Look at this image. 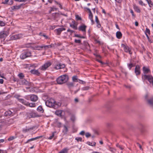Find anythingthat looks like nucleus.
<instances>
[{
	"mask_svg": "<svg viewBox=\"0 0 153 153\" xmlns=\"http://www.w3.org/2000/svg\"><path fill=\"white\" fill-rule=\"evenodd\" d=\"M68 79V77L66 75L61 76L59 77L56 79V81L58 84H62L66 82Z\"/></svg>",
	"mask_w": 153,
	"mask_h": 153,
	"instance_id": "f257e3e1",
	"label": "nucleus"
},
{
	"mask_svg": "<svg viewBox=\"0 0 153 153\" xmlns=\"http://www.w3.org/2000/svg\"><path fill=\"white\" fill-rule=\"evenodd\" d=\"M142 79L144 81L147 80L150 83H152L153 85V77L151 75H144L142 76Z\"/></svg>",
	"mask_w": 153,
	"mask_h": 153,
	"instance_id": "f03ea898",
	"label": "nucleus"
},
{
	"mask_svg": "<svg viewBox=\"0 0 153 153\" xmlns=\"http://www.w3.org/2000/svg\"><path fill=\"white\" fill-rule=\"evenodd\" d=\"M55 102V101L53 99L51 98L46 102L45 104L47 106L49 107H52L54 105Z\"/></svg>",
	"mask_w": 153,
	"mask_h": 153,
	"instance_id": "7ed1b4c3",
	"label": "nucleus"
},
{
	"mask_svg": "<svg viewBox=\"0 0 153 153\" xmlns=\"http://www.w3.org/2000/svg\"><path fill=\"white\" fill-rule=\"evenodd\" d=\"M31 56V53L29 52H25L21 54L20 56V58L22 59H24L27 57Z\"/></svg>",
	"mask_w": 153,
	"mask_h": 153,
	"instance_id": "20e7f679",
	"label": "nucleus"
},
{
	"mask_svg": "<svg viewBox=\"0 0 153 153\" xmlns=\"http://www.w3.org/2000/svg\"><path fill=\"white\" fill-rule=\"evenodd\" d=\"M121 46L124 48V50L125 52L128 53L130 54H132V53L131 51V49L128 46L124 44H122Z\"/></svg>",
	"mask_w": 153,
	"mask_h": 153,
	"instance_id": "39448f33",
	"label": "nucleus"
},
{
	"mask_svg": "<svg viewBox=\"0 0 153 153\" xmlns=\"http://www.w3.org/2000/svg\"><path fill=\"white\" fill-rule=\"evenodd\" d=\"M51 65V63L50 62H48L42 66L41 69L43 71L45 70Z\"/></svg>",
	"mask_w": 153,
	"mask_h": 153,
	"instance_id": "423d86ee",
	"label": "nucleus"
},
{
	"mask_svg": "<svg viewBox=\"0 0 153 153\" xmlns=\"http://www.w3.org/2000/svg\"><path fill=\"white\" fill-rule=\"evenodd\" d=\"M22 36L23 35L22 34H19L12 36L10 38L11 40H15L22 38Z\"/></svg>",
	"mask_w": 153,
	"mask_h": 153,
	"instance_id": "0eeeda50",
	"label": "nucleus"
},
{
	"mask_svg": "<svg viewBox=\"0 0 153 153\" xmlns=\"http://www.w3.org/2000/svg\"><path fill=\"white\" fill-rule=\"evenodd\" d=\"M8 33L6 31H2L0 32V38L2 39L6 37L8 35Z\"/></svg>",
	"mask_w": 153,
	"mask_h": 153,
	"instance_id": "6e6552de",
	"label": "nucleus"
},
{
	"mask_svg": "<svg viewBox=\"0 0 153 153\" xmlns=\"http://www.w3.org/2000/svg\"><path fill=\"white\" fill-rule=\"evenodd\" d=\"M27 117L29 118H34L37 117V115L36 113L32 112L27 113Z\"/></svg>",
	"mask_w": 153,
	"mask_h": 153,
	"instance_id": "1a4fd4ad",
	"label": "nucleus"
},
{
	"mask_svg": "<svg viewBox=\"0 0 153 153\" xmlns=\"http://www.w3.org/2000/svg\"><path fill=\"white\" fill-rule=\"evenodd\" d=\"M135 73L136 75H140V67L139 65H137L135 69Z\"/></svg>",
	"mask_w": 153,
	"mask_h": 153,
	"instance_id": "9d476101",
	"label": "nucleus"
},
{
	"mask_svg": "<svg viewBox=\"0 0 153 153\" xmlns=\"http://www.w3.org/2000/svg\"><path fill=\"white\" fill-rule=\"evenodd\" d=\"M30 99L31 101L36 102L38 99V97L35 95H31L30 96Z\"/></svg>",
	"mask_w": 153,
	"mask_h": 153,
	"instance_id": "9b49d317",
	"label": "nucleus"
},
{
	"mask_svg": "<svg viewBox=\"0 0 153 153\" xmlns=\"http://www.w3.org/2000/svg\"><path fill=\"white\" fill-rule=\"evenodd\" d=\"M86 27L87 26L86 25H82L80 26L79 27L78 29L79 30L85 32L86 31Z\"/></svg>",
	"mask_w": 153,
	"mask_h": 153,
	"instance_id": "f8f14e48",
	"label": "nucleus"
},
{
	"mask_svg": "<svg viewBox=\"0 0 153 153\" xmlns=\"http://www.w3.org/2000/svg\"><path fill=\"white\" fill-rule=\"evenodd\" d=\"M65 67V65L64 64H62L60 63L59 64L57 65L55 67V68L56 69H59L61 68H62Z\"/></svg>",
	"mask_w": 153,
	"mask_h": 153,
	"instance_id": "ddd939ff",
	"label": "nucleus"
},
{
	"mask_svg": "<svg viewBox=\"0 0 153 153\" xmlns=\"http://www.w3.org/2000/svg\"><path fill=\"white\" fill-rule=\"evenodd\" d=\"M30 72L32 74H35L37 76H39L40 74L38 70H31L30 71Z\"/></svg>",
	"mask_w": 153,
	"mask_h": 153,
	"instance_id": "4468645a",
	"label": "nucleus"
},
{
	"mask_svg": "<svg viewBox=\"0 0 153 153\" xmlns=\"http://www.w3.org/2000/svg\"><path fill=\"white\" fill-rule=\"evenodd\" d=\"M21 79L22 80L19 81V83L20 84L26 85L28 84V82L25 79Z\"/></svg>",
	"mask_w": 153,
	"mask_h": 153,
	"instance_id": "2eb2a0df",
	"label": "nucleus"
},
{
	"mask_svg": "<svg viewBox=\"0 0 153 153\" xmlns=\"http://www.w3.org/2000/svg\"><path fill=\"white\" fill-rule=\"evenodd\" d=\"M25 105L31 107H34L36 106V103L33 102L29 103L28 102H27L26 104H25Z\"/></svg>",
	"mask_w": 153,
	"mask_h": 153,
	"instance_id": "dca6fc26",
	"label": "nucleus"
},
{
	"mask_svg": "<svg viewBox=\"0 0 153 153\" xmlns=\"http://www.w3.org/2000/svg\"><path fill=\"white\" fill-rule=\"evenodd\" d=\"M72 23H73V24L70 25V26L74 29L75 30L77 29V24L75 23L74 21H72Z\"/></svg>",
	"mask_w": 153,
	"mask_h": 153,
	"instance_id": "f3484780",
	"label": "nucleus"
},
{
	"mask_svg": "<svg viewBox=\"0 0 153 153\" xmlns=\"http://www.w3.org/2000/svg\"><path fill=\"white\" fill-rule=\"evenodd\" d=\"M12 114V112L11 111L8 110L5 112L4 115L5 116H11Z\"/></svg>",
	"mask_w": 153,
	"mask_h": 153,
	"instance_id": "a211bd4d",
	"label": "nucleus"
},
{
	"mask_svg": "<svg viewBox=\"0 0 153 153\" xmlns=\"http://www.w3.org/2000/svg\"><path fill=\"white\" fill-rule=\"evenodd\" d=\"M65 30V29L63 27L59 28L56 29L57 34L59 35L62 31Z\"/></svg>",
	"mask_w": 153,
	"mask_h": 153,
	"instance_id": "6ab92c4d",
	"label": "nucleus"
},
{
	"mask_svg": "<svg viewBox=\"0 0 153 153\" xmlns=\"http://www.w3.org/2000/svg\"><path fill=\"white\" fill-rule=\"evenodd\" d=\"M42 48V46L36 45L33 47V49L34 50H41Z\"/></svg>",
	"mask_w": 153,
	"mask_h": 153,
	"instance_id": "aec40b11",
	"label": "nucleus"
},
{
	"mask_svg": "<svg viewBox=\"0 0 153 153\" xmlns=\"http://www.w3.org/2000/svg\"><path fill=\"white\" fill-rule=\"evenodd\" d=\"M143 71L144 73L145 74H148L150 71V70L149 69L147 68H146V67H143Z\"/></svg>",
	"mask_w": 153,
	"mask_h": 153,
	"instance_id": "412c9836",
	"label": "nucleus"
},
{
	"mask_svg": "<svg viewBox=\"0 0 153 153\" xmlns=\"http://www.w3.org/2000/svg\"><path fill=\"white\" fill-rule=\"evenodd\" d=\"M117 37L118 39H120L122 37V34L120 31H117L116 33Z\"/></svg>",
	"mask_w": 153,
	"mask_h": 153,
	"instance_id": "4be33fe9",
	"label": "nucleus"
},
{
	"mask_svg": "<svg viewBox=\"0 0 153 153\" xmlns=\"http://www.w3.org/2000/svg\"><path fill=\"white\" fill-rule=\"evenodd\" d=\"M63 127L64 129L63 130L62 132L64 134H67L68 131V128L65 125H64Z\"/></svg>",
	"mask_w": 153,
	"mask_h": 153,
	"instance_id": "5701e85b",
	"label": "nucleus"
},
{
	"mask_svg": "<svg viewBox=\"0 0 153 153\" xmlns=\"http://www.w3.org/2000/svg\"><path fill=\"white\" fill-rule=\"evenodd\" d=\"M22 4H21L18 6H14L11 7V8L12 10H18L21 7Z\"/></svg>",
	"mask_w": 153,
	"mask_h": 153,
	"instance_id": "b1692460",
	"label": "nucleus"
},
{
	"mask_svg": "<svg viewBox=\"0 0 153 153\" xmlns=\"http://www.w3.org/2000/svg\"><path fill=\"white\" fill-rule=\"evenodd\" d=\"M68 149H69L67 148H65L61 150L58 153H68Z\"/></svg>",
	"mask_w": 153,
	"mask_h": 153,
	"instance_id": "393cba45",
	"label": "nucleus"
},
{
	"mask_svg": "<svg viewBox=\"0 0 153 153\" xmlns=\"http://www.w3.org/2000/svg\"><path fill=\"white\" fill-rule=\"evenodd\" d=\"M42 137V136H40L37 137H36L35 138H32L28 140L26 142V143H28L29 141H33V140H36V139H39V138H40L41 137Z\"/></svg>",
	"mask_w": 153,
	"mask_h": 153,
	"instance_id": "a878e982",
	"label": "nucleus"
},
{
	"mask_svg": "<svg viewBox=\"0 0 153 153\" xmlns=\"http://www.w3.org/2000/svg\"><path fill=\"white\" fill-rule=\"evenodd\" d=\"M95 21L97 23V27L98 28H100L101 27V25L100 23L98 17L97 16H95Z\"/></svg>",
	"mask_w": 153,
	"mask_h": 153,
	"instance_id": "bb28decb",
	"label": "nucleus"
},
{
	"mask_svg": "<svg viewBox=\"0 0 153 153\" xmlns=\"http://www.w3.org/2000/svg\"><path fill=\"white\" fill-rule=\"evenodd\" d=\"M18 100L20 102H21L22 103L24 104L25 105V104L27 102L23 99L18 98Z\"/></svg>",
	"mask_w": 153,
	"mask_h": 153,
	"instance_id": "cd10ccee",
	"label": "nucleus"
},
{
	"mask_svg": "<svg viewBox=\"0 0 153 153\" xmlns=\"http://www.w3.org/2000/svg\"><path fill=\"white\" fill-rule=\"evenodd\" d=\"M62 113V111L60 110H56L55 112L56 114L59 116H61Z\"/></svg>",
	"mask_w": 153,
	"mask_h": 153,
	"instance_id": "c85d7f7f",
	"label": "nucleus"
},
{
	"mask_svg": "<svg viewBox=\"0 0 153 153\" xmlns=\"http://www.w3.org/2000/svg\"><path fill=\"white\" fill-rule=\"evenodd\" d=\"M37 110L42 113H43L44 112V110L43 109L41 106H39L37 108Z\"/></svg>",
	"mask_w": 153,
	"mask_h": 153,
	"instance_id": "c756f323",
	"label": "nucleus"
},
{
	"mask_svg": "<svg viewBox=\"0 0 153 153\" xmlns=\"http://www.w3.org/2000/svg\"><path fill=\"white\" fill-rule=\"evenodd\" d=\"M134 9L137 12L139 13L140 12V9L137 6H134Z\"/></svg>",
	"mask_w": 153,
	"mask_h": 153,
	"instance_id": "7c9ffc66",
	"label": "nucleus"
},
{
	"mask_svg": "<svg viewBox=\"0 0 153 153\" xmlns=\"http://www.w3.org/2000/svg\"><path fill=\"white\" fill-rule=\"evenodd\" d=\"M146 1H147L150 7H151L153 6V3L151 0H146Z\"/></svg>",
	"mask_w": 153,
	"mask_h": 153,
	"instance_id": "2f4dec72",
	"label": "nucleus"
},
{
	"mask_svg": "<svg viewBox=\"0 0 153 153\" xmlns=\"http://www.w3.org/2000/svg\"><path fill=\"white\" fill-rule=\"evenodd\" d=\"M87 143L89 145L92 146H94L96 144V143L95 142H88Z\"/></svg>",
	"mask_w": 153,
	"mask_h": 153,
	"instance_id": "473e14b6",
	"label": "nucleus"
},
{
	"mask_svg": "<svg viewBox=\"0 0 153 153\" xmlns=\"http://www.w3.org/2000/svg\"><path fill=\"white\" fill-rule=\"evenodd\" d=\"M148 102L150 105L152 106H153V100L152 99L148 100Z\"/></svg>",
	"mask_w": 153,
	"mask_h": 153,
	"instance_id": "72a5a7b5",
	"label": "nucleus"
},
{
	"mask_svg": "<svg viewBox=\"0 0 153 153\" xmlns=\"http://www.w3.org/2000/svg\"><path fill=\"white\" fill-rule=\"evenodd\" d=\"M18 76L20 79H22L24 77V75L22 73H20L19 74Z\"/></svg>",
	"mask_w": 153,
	"mask_h": 153,
	"instance_id": "f704fd0d",
	"label": "nucleus"
},
{
	"mask_svg": "<svg viewBox=\"0 0 153 153\" xmlns=\"http://www.w3.org/2000/svg\"><path fill=\"white\" fill-rule=\"evenodd\" d=\"M33 129V128H24L23 129L22 131L24 132H26L29 131L30 130H32Z\"/></svg>",
	"mask_w": 153,
	"mask_h": 153,
	"instance_id": "c9c22d12",
	"label": "nucleus"
},
{
	"mask_svg": "<svg viewBox=\"0 0 153 153\" xmlns=\"http://www.w3.org/2000/svg\"><path fill=\"white\" fill-rule=\"evenodd\" d=\"M72 79L73 81L74 82H77L78 81L77 76H73Z\"/></svg>",
	"mask_w": 153,
	"mask_h": 153,
	"instance_id": "e433bc0d",
	"label": "nucleus"
},
{
	"mask_svg": "<svg viewBox=\"0 0 153 153\" xmlns=\"http://www.w3.org/2000/svg\"><path fill=\"white\" fill-rule=\"evenodd\" d=\"M51 10L49 11V13H50L52 11H53L54 10H56L57 9V8L54 7L53 6V7H51Z\"/></svg>",
	"mask_w": 153,
	"mask_h": 153,
	"instance_id": "4c0bfd02",
	"label": "nucleus"
},
{
	"mask_svg": "<svg viewBox=\"0 0 153 153\" xmlns=\"http://www.w3.org/2000/svg\"><path fill=\"white\" fill-rule=\"evenodd\" d=\"M106 125L108 127H111L113 125L112 123L109 122L107 123L106 124Z\"/></svg>",
	"mask_w": 153,
	"mask_h": 153,
	"instance_id": "58836bf2",
	"label": "nucleus"
},
{
	"mask_svg": "<svg viewBox=\"0 0 153 153\" xmlns=\"http://www.w3.org/2000/svg\"><path fill=\"white\" fill-rule=\"evenodd\" d=\"M5 25V23L3 21L0 20V26H4Z\"/></svg>",
	"mask_w": 153,
	"mask_h": 153,
	"instance_id": "ea45409f",
	"label": "nucleus"
},
{
	"mask_svg": "<svg viewBox=\"0 0 153 153\" xmlns=\"http://www.w3.org/2000/svg\"><path fill=\"white\" fill-rule=\"evenodd\" d=\"M58 15V14L57 13H55L52 14V16L54 18V19H55L57 18V16Z\"/></svg>",
	"mask_w": 153,
	"mask_h": 153,
	"instance_id": "a19ab883",
	"label": "nucleus"
},
{
	"mask_svg": "<svg viewBox=\"0 0 153 153\" xmlns=\"http://www.w3.org/2000/svg\"><path fill=\"white\" fill-rule=\"evenodd\" d=\"M56 133V132H53V133H52V135L51 136H50V137H49L48 139H51L54 136V133Z\"/></svg>",
	"mask_w": 153,
	"mask_h": 153,
	"instance_id": "79ce46f5",
	"label": "nucleus"
},
{
	"mask_svg": "<svg viewBox=\"0 0 153 153\" xmlns=\"http://www.w3.org/2000/svg\"><path fill=\"white\" fill-rule=\"evenodd\" d=\"M89 88V87L88 86H86L83 87L82 88V90L83 91L87 90Z\"/></svg>",
	"mask_w": 153,
	"mask_h": 153,
	"instance_id": "37998d69",
	"label": "nucleus"
},
{
	"mask_svg": "<svg viewBox=\"0 0 153 153\" xmlns=\"http://www.w3.org/2000/svg\"><path fill=\"white\" fill-rule=\"evenodd\" d=\"M15 138H16L15 137H14V136H12L10 137L8 139V140L9 141H10L11 140H13V139H14Z\"/></svg>",
	"mask_w": 153,
	"mask_h": 153,
	"instance_id": "c03bdc74",
	"label": "nucleus"
},
{
	"mask_svg": "<svg viewBox=\"0 0 153 153\" xmlns=\"http://www.w3.org/2000/svg\"><path fill=\"white\" fill-rule=\"evenodd\" d=\"M82 138L81 137H76L75 138V140H76L77 141H82Z\"/></svg>",
	"mask_w": 153,
	"mask_h": 153,
	"instance_id": "a18cd8bd",
	"label": "nucleus"
},
{
	"mask_svg": "<svg viewBox=\"0 0 153 153\" xmlns=\"http://www.w3.org/2000/svg\"><path fill=\"white\" fill-rule=\"evenodd\" d=\"M93 16L92 14V13H89V19H93Z\"/></svg>",
	"mask_w": 153,
	"mask_h": 153,
	"instance_id": "49530a36",
	"label": "nucleus"
},
{
	"mask_svg": "<svg viewBox=\"0 0 153 153\" xmlns=\"http://www.w3.org/2000/svg\"><path fill=\"white\" fill-rule=\"evenodd\" d=\"M128 67L129 68V70H131V68L133 66L132 63H130V64H128Z\"/></svg>",
	"mask_w": 153,
	"mask_h": 153,
	"instance_id": "de8ad7c7",
	"label": "nucleus"
},
{
	"mask_svg": "<svg viewBox=\"0 0 153 153\" xmlns=\"http://www.w3.org/2000/svg\"><path fill=\"white\" fill-rule=\"evenodd\" d=\"M85 135L86 137L87 138H88L91 136V134H90L88 132H87V133H86L85 134Z\"/></svg>",
	"mask_w": 153,
	"mask_h": 153,
	"instance_id": "09e8293b",
	"label": "nucleus"
},
{
	"mask_svg": "<svg viewBox=\"0 0 153 153\" xmlns=\"http://www.w3.org/2000/svg\"><path fill=\"white\" fill-rule=\"evenodd\" d=\"M76 18L77 20H81V18L78 15H76Z\"/></svg>",
	"mask_w": 153,
	"mask_h": 153,
	"instance_id": "8fccbe9b",
	"label": "nucleus"
},
{
	"mask_svg": "<svg viewBox=\"0 0 153 153\" xmlns=\"http://www.w3.org/2000/svg\"><path fill=\"white\" fill-rule=\"evenodd\" d=\"M139 4L141 5L142 6H145V4L143 3V1L141 0H140L139 1Z\"/></svg>",
	"mask_w": 153,
	"mask_h": 153,
	"instance_id": "3c124183",
	"label": "nucleus"
},
{
	"mask_svg": "<svg viewBox=\"0 0 153 153\" xmlns=\"http://www.w3.org/2000/svg\"><path fill=\"white\" fill-rule=\"evenodd\" d=\"M74 42L76 43H80L81 41L80 40H77L75 39V40Z\"/></svg>",
	"mask_w": 153,
	"mask_h": 153,
	"instance_id": "603ef678",
	"label": "nucleus"
},
{
	"mask_svg": "<svg viewBox=\"0 0 153 153\" xmlns=\"http://www.w3.org/2000/svg\"><path fill=\"white\" fill-rule=\"evenodd\" d=\"M117 147L120 149L121 150H123V148L121 146L119 145L118 144H117L116 145Z\"/></svg>",
	"mask_w": 153,
	"mask_h": 153,
	"instance_id": "864d4df0",
	"label": "nucleus"
},
{
	"mask_svg": "<svg viewBox=\"0 0 153 153\" xmlns=\"http://www.w3.org/2000/svg\"><path fill=\"white\" fill-rule=\"evenodd\" d=\"M68 85L69 87H73L74 86V84L72 82L69 83L68 84Z\"/></svg>",
	"mask_w": 153,
	"mask_h": 153,
	"instance_id": "5fc2aeb1",
	"label": "nucleus"
},
{
	"mask_svg": "<svg viewBox=\"0 0 153 153\" xmlns=\"http://www.w3.org/2000/svg\"><path fill=\"white\" fill-rule=\"evenodd\" d=\"M71 120L73 121H74L75 120V118L74 116H72L71 117Z\"/></svg>",
	"mask_w": 153,
	"mask_h": 153,
	"instance_id": "6e6d98bb",
	"label": "nucleus"
},
{
	"mask_svg": "<svg viewBox=\"0 0 153 153\" xmlns=\"http://www.w3.org/2000/svg\"><path fill=\"white\" fill-rule=\"evenodd\" d=\"M9 0H5L4 1H3L2 2V3L3 4H7L8 1H9Z\"/></svg>",
	"mask_w": 153,
	"mask_h": 153,
	"instance_id": "4d7b16f0",
	"label": "nucleus"
},
{
	"mask_svg": "<svg viewBox=\"0 0 153 153\" xmlns=\"http://www.w3.org/2000/svg\"><path fill=\"white\" fill-rule=\"evenodd\" d=\"M97 61L98 62H99L100 63L102 64L103 65L105 64V63H104L103 62H102V61H100V60L98 59H97Z\"/></svg>",
	"mask_w": 153,
	"mask_h": 153,
	"instance_id": "13d9d810",
	"label": "nucleus"
},
{
	"mask_svg": "<svg viewBox=\"0 0 153 153\" xmlns=\"http://www.w3.org/2000/svg\"><path fill=\"white\" fill-rule=\"evenodd\" d=\"M30 95H27V96H26V97H25V98L28 100H30Z\"/></svg>",
	"mask_w": 153,
	"mask_h": 153,
	"instance_id": "bf43d9fd",
	"label": "nucleus"
},
{
	"mask_svg": "<svg viewBox=\"0 0 153 153\" xmlns=\"http://www.w3.org/2000/svg\"><path fill=\"white\" fill-rule=\"evenodd\" d=\"M130 13H131L132 16L134 17L135 15L134 13V12H133V10H132L131 9L130 10Z\"/></svg>",
	"mask_w": 153,
	"mask_h": 153,
	"instance_id": "052dcab7",
	"label": "nucleus"
},
{
	"mask_svg": "<svg viewBox=\"0 0 153 153\" xmlns=\"http://www.w3.org/2000/svg\"><path fill=\"white\" fill-rule=\"evenodd\" d=\"M42 47H43V48H44L45 50L47 49H48V45H42Z\"/></svg>",
	"mask_w": 153,
	"mask_h": 153,
	"instance_id": "680f3d73",
	"label": "nucleus"
},
{
	"mask_svg": "<svg viewBox=\"0 0 153 153\" xmlns=\"http://www.w3.org/2000/svg\"><path fill=\"white\" fill-rule=\"evenodd\" d=\"M137 144L140 149L143 150L141 146L139 143H137Z\"/></svg>",
	"mask_w": 153,
	"mask_h": 153,
	"instance_id": "e2e57ef3",
	"label": "nucleus"
},
{
	"mask_svg": "<svg viewBox=\"0 0 153 153\" xmlns=\"http://www.w3.org/2000/svg\"><path fill=\"white\" fill-rule=\"evenodd\" d=\"M3 126V124L0 122V130H1Z\"/></svg>",
	"mask_w": 153,
	"mask_h": 153,
	"instance_id": "0e129e2a",
	"label": "nucleus"
},
{
	"mask_svg": "<svg viewBox=\"0 0 153 153\" xmlns=\"http://www.w3.org/2000/svg\"><path fill=\"white\" fill-rule=\"evenodd\" d=\"M42 36H44L46 39H48V37L45 34H43L42 35Z\"/></svg>",
	"mask_w": 153,
	"mask_h": 153,
	"instance_id": "69168bd1",
	"label": "nucleus"
},
{
	"mask_svg": "<svg viewBox=\"0 0 153 153\" xmlns=\"http://www.w3.org/2000/svg\"><path fill=\"white\" fill-rule=\"evenodd\" d=\"M10 2H9V4L10 5H11L13 3V1L12 0H9Z\"/></svg>",
	"mask_w": 153,
	"mask_h": 153,
	"instance_id": "338daca9",
	"label": "nucleus"
},
{
	"mask_svg": "<svg viewBox=\"0 0 153 153\" xmlns=\"http://www.w3.org/2000/svg\"><path fill=\"white\" fill-rule=\"evenodd\" d=\"M79 80L80 81L79 83H80L82 84H84L85 83V82L83 81L82 80Z\"/></svg>",
	"mask_w": 153,
	"mask_h": 153,
	"instance_id": "774afa93",
	"label": "nucleus"
}]
</instances>
